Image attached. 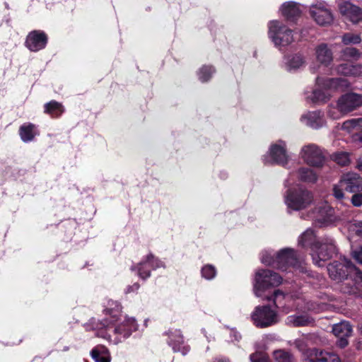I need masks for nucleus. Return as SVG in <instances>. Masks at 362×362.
<instances>
[{
    "label": "nucleus",
    "mask_w": 362,
    "mask_h": 362,
    "mask_svg": "<svg viewBox=\"0 0 362 362\" xmlns=\"http://www.w3.org/2000/svg\"><path fill=\"white\" fill-rule=\"evenodd\" d=\"M327 115L329 117L333 119H340L342 116L345 115V114L341 112L338 109V105L335 106H329L327 110Z\"/></svg>",
    "instance_id": "43"
},
{
    "label": "nucleus",
    "mask_w": 362,
    "mask_h": 362,
    "mask_svg": "<svg viewBox=\"0 0 362 362\" xmlns=\"http://www.w3.org/2000/svg\"><path fill=\"white\" fill-rule=\"evenodd\" d=\"M163 267V263L155 259L152 255H148L145 261L141 262L138 267V275L141 279H146L150 276L151 269H156Z\"/></svg>",
    "instance_id": "17"
},
{
    "label": "nucleus",
    "mask_w": 362,
    "mask_h": 362,
    "mask_svg": "<svg viewBox=\"0 0 362 362\" xmlns=\"http://www.w3.org/2000/svg\"><path fill=\"white\" fill-rule=\"evenodd\" d=\"M202 276L206 279H213L216 274L215 268L211 265H206L202 269Z\"/></svg>",
    "instance_id": "41"
},
{
    "label": "nucleus",
    "mask_w": 362,
    "mask_h": 362,
    "mask_svg": "<svg viewBox=\"0 0 362 362\" xmlns=\"http://www.w3.org/2000/svg\"><path fill=\"white\" fill-rule=\"evenodd\" d=\"M337 253L334 240L331 238H324L317 240L313 246L312 257L314 264L322 267L324 262Z\"/></svg>",
    "instance_id": "4"
},
{
    "label": "nucleus",
    "mask_w": 362,
    "mask_h": 362,
    "mask_svg": "<svg viewBox=\"0 0 362 362\" xmlns=\"http://www.w3.org/2000/svg\"><path fill=\"white\" fill-rule=\"evenodd\" d=\"M341 289L343 290V291L344 293H356V290L358 289V287H356V288L351 287V288L347 289V290L345 288H342Z\"/></svg>",
    "instance_id": "49"
},
{
    "label": "nucleus",
    "mask_w": 362,
    "mask_h": 362,
    "mask_svg": "<svg viewBox=\"0 0 362 362\" xmlns=\"http://www.w3.org/2000/svg\"><path fill=\"white\" fill-rule=\"evenodd\" d=\"M115 307L117 308V310H120V306H119V305H118L117 303H116Z\"/></svg>",
    "instance_id": "54"
},
{
    "label": "nucleus",
    "mask_w": 362,
    "mask_h": 362,
    "mask_svg": "<svg viewBox=\"0 0 362 362\" xmlns=\"http://www.w3.org/2000/svg\"><path fill=\"white\" fill-rule=\"evenodd\" d=\"M361 42V37L358 34L354 33H345L342 36V42L346 45H357Z\"/></svg>",
    "instance_id": "35"
},
{
    "label": "nucleus",
    "mask_w": 362,
    "mask_h": 362,
    "mask_svg": "<svg viewBox=\"0 0 362 362\" xmlns=\"http://www.w3.org/2000/svg\"><path fill=\"white\" fill-rule=\"evenodd\" d=\"M317 241L315 240V234L311 229L306 230L300 237L298 243L303 247H310L313 250V246Z\"/></svg>",
    "instance_id": "29"
},
{
    "label": "nucleus",
    "mask_w": 362,
    "mask_h": 362,
    "mask_svg": "<svg viewBox=\"0 0 362 362\" xmlns=\"http://www.w3.org/2000/svg\"><path fill=\"white\" fill-rule=\"evenodd\" d=\"M168 344L172 346L175 352H182L185 354L188 351V349L183 346L184 339L180 330H170L168 332Z\"/></svg>",
    "instance_id": "20"
},
{
    "label": "nucleus",
    "mask_w": 362,
    "mask_h": 362,
    "mask_svg": "<svg viewBox=\"0 0 362 362\" xmlns=\"http://www.w3.org/2000/svg\"><path fill=\"white\" fill-rule=\"evenodd\" d=\"M361 334H362V328L361 329Z\"/></svg>",
    "instance_id": "55"
},
{
    "label": "nucleus",
    "mask_w": 362,
    "mask_h": 362,
    "mask_svg": "<svg viewBox=\"0 0 362 362\" xmlns=\"http://www.w3.org/2000/svg\"><path fill=\"white\" fill-rule=\"evenodd\" d=\"M300 154L303 161L311 166L321 167L325 162V156L322 149L314 144L304 146Z\"/></svg>",
    "instance_id": "8"
},
{
    "label": "nucleus",
    "mask_w": 362,
    "mask_h": 362,
    "mask_svg": "<svg viewBox=\"0 0 362 362\" xmlns=\"http://www.w3.org/2000/svg\"><path fill=\"white\" fill-rule=\"evenodd\" d=\"M329 277L334 281L340 282L350 276L354 277L356 284L358 286L362 284V272L344 257L339 261H334L327 266Z\"/></svg>",
    "instance_id": "2"
},
{
    "label": "nucleus",
    "mask_w": 362,
    "mask_h": 362,
    "mask_svg": "<svg viewBox=\"0 0 362 362\" xmlns=\"http://www.w3.org/2000/svg\"><path fill=\"white\" fill-rule=\"evenodd\" d=\"M313 320L307 315H292L286 319V325L291 327L307 326L311 324Z\"/></svg>",
    "instance_id": "25"
},
{
    "label": "nucleus",
    "mask_w": 362,
    "mask_h": 362,
    "mask_svg": "<svg viewBox=\"0 0 362 362\" xmlns=\"http://www.w3.org/2000/svg\"><path fill=\"white\" fill-rule=\"evenodd\" d=\"M295 310H300V311H315L319 312L322 310V308L320 305L316 304L313 302L309 301L305 303L302 299H298L295 303Z\"/></svg>",
    "instance_id": "30"
},
{
    "label": "nucleus",
    "mask_w": 362,
    "mask_h": 362,
    "mask_svg": "<svg viewBox=\"0 0 362 362\" xmlns=\"http://www.w3.org/2000/svg\"><path fill=\"white\" fill-rule=\"evenodd\" d=\"M305 64V59L300 54H295L288 59L286 62L287 69L289 71L296 70Z\"/></svg>",
    "instance_id": "34"
},
{
    "label": "nucleus",
    "mask_w": 362,
    "mask_h": 362,
    "mask_svg": "<svg viewBox=\"0 0 362 362\" xmlns=\"http://www.w3.org/2000/svg\"><path fill=\"white\" fill-rule=\"evenodd\" d=\"M341 185L349 192H356L362 189V179L355 173L344 174L339 180Z\"/></svg>",
    "instance_id": "15"
},
{
    "label": "nucleus",
    "mask_w": 362,
    "mask_h": 362,
    "mask_svg": "<svg viewBox=\"0 0 362 362\" xmlns=\"http://www.w3.org/2000/svg\"><path fill=\"white\" fill-rule=\"evenodd\" d=\"M139 286L138 284H134L132 287H129L127 290V292H131L133 291H136L139 288Z\"/></svg>",
    "instance_id": "50"
},
{
    "label": "nucleus",
    "mask_w": 362,
    "mask_h": 362,
    "mask_svg": "<svg viewBox=\"0 0 362 362\" xmlns=\"http://www.w3.org/2000/svg\"><path fill=\"white\" fill-rule=\"evenodd\" d=\"M332 159L341 166L347 165L350 163L349 155L346 152H338L332 155Z\"/></svg>",
    "instance_id": "36"
},
{
    "label": "nucleus",
    "mask_w": 362,
    "mask_h": 362,
    "mask_svg": "<svg viewBox=\"0 0 362 362\" xmlns=\"http://www.w3.org/2000/svg\"><path fill=\"white\" fill-rule=\"evenodd\" d=\"M310 13L315 21L321 25H328L333 20L330 11L321 4L313 6Z\"/></svg>",
    "instance_id": "16"
},
{
    "label": "nucleus",
    "mask_w": 362,
    "mask_h": 362,
    "mask_svg": "<svg viewBox=\"0 0 362 362\" xmlns=\"http://www.w3.org/2000/svg\"><path fill=\"white\" fill-rule=\"evenodd\" d=\"M306 362H341V359L333 352L313 348L306 352Z\"/></svg>",
    "instance_id": "11"
},
{
    "label": "nucleus",
    "mask_w": 362,
    "mask_h": 362,
    "mask_svg": "<svg viewBox=\"0 0 362 362\" xmlns=\"http://www.w3.org/2000/svg\"><path fill=\"white\" fill-rule=\"evenodd\" d=\"M214 72L215 70L211 66H204L202 67L199 73V80L202 81V82L207 81Z\"/></svg>",
    "instance_id": "39"
},
{
    "label": "nucleus",
    "mask_w": 362,
    "mask_h": 362,
    "mask_svg": "<svg viewBox=\"0 0 362 362\" xmlns=\"http://www.w3.org/2000/svg\"><path fill=\"white\" fill-rule=\"evenodd\" d=\"M91 356L95 362H110L109 351L105 346H98L91 351Z\"/></svg>",
    "instance_id": "28"
},
{
    "label": "nucleus",
    "mask_w": 362,
    "mask_h": 362,
    "mask_svg": "<svg viewBox=\"0 0 362 362\" xmlns=\"http://www.w3.org/2000/svg\"><path fill=\"white\" fill-rule=\"evenodd\" d=\"M300 120L305 125L313 129H318L325 123L322 114L318 111L310 112L302 115Z\"/></svg>",
    "instance_id": "21"
},
{
    "label": "nucleus",
    "mask_w": 362,
    "mask_h": 362,
    "mask_svg": "<svg viewBox=\"0 0 362 362\" xmlns=\"http://www.w3.org/2000/svg\"><path fill=\"white\" fill-rule=\"evenodd\" d=\"M312 214L315 221L324 224L335 223L339 220L334 215V209L327 202L318 204Z\"/></svg>",
    "instance_id": "10"
},
{
    "label": "nucleus",
    "mask_w": 362,
    "mask_h": 362,
    "mask_svg": "<svg viewBox=\"0 0 362 362\" xmlns=\"http://www.w3.org/2000/svg\"><path fill=\"white\" fill-rule=\"evenodd\" d=\"M21 139L24 142H29L33 140L35 135L38 134L35 129V126L31 123H25L21 126L19 129Z\"/></svg>",
    "instance_id": "27"
},
{
    "label": "nucleus",
    "mask_w": 362,
    "mask_h": 362,
    "mask_svg": "<svg viewBox=\"0 0 362 362\" xmlns=\"http://www.w3.org/2000/svg\"><path fill=\"white\" fill-rule=\"evenodd\" d=\"M136 329L137 325L135 320L132 317H129L115 328V332L120 335L122 338L126 339Z\"/></svg>",
    "instance_id": "23"
},
{
    "label": "nucleus",
    "mask_w": 362,
    "mask_h": 362,
    "mask_svg": "<svg viewBox=\"0 0 362 362\" xmlns=\"http://www.w3.org/2000/svg\"><path fill=\"white\" fill-rule=\"evenodd\" d=\"M351 204L356 207L362 206V193H355L351 199Z\"/></svg>",
    "instance_id": "45"
},
{
    "label": "nucleus",
    "mask_w": 362,
    "mask_h": 362,
    "mask_svg": "<svg viewBox=\"0 0 362 362\" xmlns=\"http://www.w3.org/2000/svg\"><path fill=\"white\" fill-rule=\"evenodd\" d=\"M281 13L288 20H293L300 15L301 11L299 6L295 2H287L281 8Z\"/></svg>",
    "instance_id": "24"
},
{
    "label": "nucleus",
    "mask_w": 362,
    "mask_h": 362,
    "mask_svg": "<svg viewBox=\"0 0 362 362\" xmlns=\"http://www.w3.org/2000/svg\"><path fill=\"white\" fill-rule=\"evenodd\" d=\"M47 42L46 34L40 30L30 32L25 40L26 47L32 52H37L45 47Z\"/></svg>",
    "instance_id": "13"
},
{
    "label": "nucleus",
    "mask_w": 362,
    "mask_h": 362,
    "mask_svg": "<svg viewBox=\"0 0 362 362\" xmlns=\"http://www.w3.org/2000/svg\"><path fill=\"white\" fill-rule=\"evenodd\" d=\"M339 11L354 23H358L362 20V10L349 2H344L339 5Z\"/></svg>",
    "instance_id": "18"
},
{
    "label": "nucleus",
    "mask_w": 362,
    "mask_h": 362,
    "mask_svg": "<svg viewBox=\"0 0 362 362\" xmlns=\"http://www.w3.org/2000/svg\"><path fill=\"white\" fill-rule=\"evenodd\" d=\"M276 268L286 270L288 266L295 267L298 261L295 251L291 248L280 250L276 255Z\"/></svg>",
    "instance_id": "14"
},
{
    "label": "nucleus",
    "mask_w": 362,
    "mask_h": 362,
    "mask_svg": "<svg viewBox=\"0 0 362 362\" xmlns=\"http://www.w3.org/2000/svg\"><path fill=\"white\" fill-rule=\"evenodd\" d=\"M354 258L361 264H362V247L358 250L353 252Z\"/></svg>",
    "instance_id": "47"
},
{
    "label": "nucleus",
    "mask_w": 362,
    "mask_h": 362,
    "mask_svg": "<svg viewBox=\"0 0 362 362\" xmlns=\"http://www.w3.org/2000/svg\"><path fill=\"white\" fill-rule=\"evenodd\" d=\"M273 359L275 362H295L293 354L284 349H277L273 351Z\"/></svg>",
    "instance_id": "32"
},
{
    "label": "nucleus",
    "mask_w": 362,
    "mask_h": 362,
    "mask_svg": "<svg viewBox=\"0 0 362 362\" xmlns=\"http://www.w3.org/2000/svg\"><path fill=\"white\" fill-rule=\"evenodd\" d=\"M358 139L360 141L362 142V131L358 134Z\"/></svg>",
    "instance_id": "53"
},
{
    "label": "nucleus",
    "mask_w": 362,
    "mask_h": 362,
    "mask_svg": "<svg viewBox=\"0 0 362 362\" xmlns=\"http://www.w3.org/2000/svg\"><path fill=\"white\" fill-rule=\"evenodd\" d=\"M253 324L259 328H265L278 322L277 313L269 306H257L251 315Z\"/></svg>",
    "instance_id": "7"
},
{
    "label": "nucleus",
    "mask_w": 362,
    "mask_h": 362,
    "mask_svg": "<svg viewBox=\"0 0 362 362\" xmlns=\"http://www.w3.org/2000/svg\"><path fill=\"white\" fill-rule=\"evenodd\" d=\"M315 54L317 61L325 66H328L333 60V53L325 43H321L315 47Z\"/></svg>",
    "instance_id": "22"
},
{
    "label": "nucleus",
    "mask_w": 362,
    "mask_h": 362,
    "mask_svg": "<svg viewBox=\"0 0 362 362\" xmlns=\"http://www.w3.org/2000/svg\"><path fill=\"white\" fill-rule=\"evenodd\" d=\"M294 344L297 349L302 351L305 348V343L302 339H297L295 341Z\"/></svg>",
    "instance_id": "48"
},
{
    "label": "nucleus",
    "mask_w": 362,
    "mask_h": 362,
    "mask_svg": "<svg viewBox=\"0 0 362 362\" xmlns=\"http://www.w3.org/2000/svg\"><path fill=\"white\" fill-rule=\"evenodd\" d=\"M45 112L52 117H59L63 112L64 107L61 103L52 100L45 105Z\"/></svg>",
    "instance_id": "33"
},
{
    "label": "nucleus",
    "mask_w": 362,
    "mask_h": 362,
    "mask_svg": "<svg viewBox=\"0 0 362 362\" xmlns=\"http://www.w3.org/2000/svg\"><path fill=\"white\" fill-rule=\"evenodd\" d=\"M339 111L345 115L356 110L362 105V95L357 93H346L337 100Z\"/></svg>",
    "instance_id": "9"
},
{
    "label": "nucleus",
    "mask_w": 362,
    "mask_h": 362,
    "mask_svg": "<svg viewBox=\"0 0 362 362\" xmlns=\"http://www.w3.org/2000/svg\"><path fill=\"white\" fill-rule=\"evenodd\" d=\"M337 72L344 76H361L362 74V66L360 64L351 65L349 64H342L339 65Z\"/></svg>",
    "instance_id": "26"
},
{
    "label": "nucleus",
    "mask_w": 362,
    "mask_h": 362,
    "mask_svg": "<svg viewBox=\"0 0 362 362\" xmlns=\"http://www.w3.org/2000/svg\"><path fill=\"white\" fill-rule=\"evenodd\" d=\"M356 168L358 169V170L362 172V159H359L358 160Z\"/></svg>",
    "instance_id": "51"
},
{
    "label": "nucleus",
    "mask_w": 362,
    "mask_h": 362,
    "mask_svg": "<svg viewBox=\"0 0 362 362\" xmlns=\"http://www.w3.org/2000/svg\"><path fill=\"white\" fill-rule=\"evenodd\" d=\"M359 127H362V118L349 119L344 122L342 124V129L349 132Z\"/></svg>",
    "instance_id": "37"
},
{
    "label": "nucleus",
    "mask_w": 362,
    "mask_h": 362,
    "mask_svg": "<svg viewBox=\"0 0 362 362\" xmlns=\"http://www.w3.org/2000/svg\"><path fill=\"white\" fill-rule=\"evenodd\" d=\"M332 332L338 338L337 346L342 349L349 344L347 338L351 335L352 327L349 322L342 321L332 326Z\"/></svg>",
    "instance_id": "12"
},
{
    "label": "nucleus",
    "mask_w": 362,
    "mask_h": 362,
    "mask_svg": "<svg viewBox=\"0 0 362 362\" xmlns=\"http://www.w3.org/2000/svg\"><path fill=\"white\" fill-rule=\"evenodd\" d=\"M289 306H290V305H287V306L284 307V311L286 313H289V312L292 310V309H290Z\"/></svg>",
    "instance_id": "52"
},
{
    "label": "nucleus",
    "mask_w": 362,
    "mask_h": 362,
    "mask_svg": "<svg viewBox=\"0 0 362 362\" xmlns=\"http://www.w3.org/2000/svg\"><path fill=\"white\" fill-rule=\"evenodd\" d=\"M298 179L305 182H315L317 179L314 170L308 168H301L298 170Z\"/></svg>",
    "instance_id": "31"
},
{
    "label": "nucleus",
    "mask_w": 362,
    "mask_h": 362,
    "mask_svg": "<svg viewBox=\"0 0 362 362\" xmlns=\"http://www.w3.org/2000/svg\"><path fill=\"white\" fill-rule=\"evenodd\" d=\"M262 262L264 264L272 265L276 267V257H273L271 253L267 251L262 253Z\"/></svg>",
    "instance_id": "42"
},
{
    "label": "nucleus",
    "mask_w": 362,
    "mask_h": 362,
    "mask_svg": "<svg viewBox=\"0 0 362 362\" xmlns=\"http://www.w3.org/2000/svg\"><path fill=\"white\" fill-rule=\"evenodd\" d=\"M313 202L312 194L307 190L298 187L287 192L285 202L289 209L300 210L305 209Z\"/></svg>",
    "instance_id": "6"
},
{
    "label": "nucleus",
    "mask_w": 362,
    "mask_h": 362,
    "mask_svg": "<svg viewBox=\"0 0 362 362\" xmlns=\"http://www.w3.org/2000/svg\"><path fill=\"white\" fill-rule=\"evenodd\" d=\"M269 153L272 158L276 163L282 165L287 163L288 156L286 153V144L284 141H279L278 144L272 145Z\"/></svg>",
    "instance_id": "19"
},
{
    "label": "nucleus",
    "mask_w": 362,
    "mask_h": 362,
    "mask_svg": "<svg viewBox=\"0 0 362 362\" xmlns=\"http://www.w3.org/2000/svg\"><path fill=\"white\" fill-rule=\"evenodd\" d=\"M344 187L341 185L339 182L338 184L334 185L332 189V194L334 197L340 202H341L344 198Z\"/></svg>",
    "instance_id": "40"
},
{
    "label": "nucleus",
    "mask_w": 362,
    "mask_h": 362,
    "mask_svg": "<svg viewBox=\"0 0 362 362\" xmlns=\"http://www.w3.org/2000/svg\"><path fill=\"white\" fill-rule=\"evenodd\" d=\"M350 230L354 231L357 235L362 236V221L351 224Z\"/></svg>",
    "instance_id": "46"
},
{
    "label": "nucleus",
    "mask_w": 362,
    "mask_h": 362,
    "mask_svg": "<svg viewBox=\"0 0 362 362\" xmlns=\"http://www.w3.org/2000/svg\"><path fill=\"white\" fill-rule=\"evenodd\" d=\"M360 56V52L354 47H346L342 51V57L346 60L350 59H358Z\"/></svg>",
    "instance_id": "38"
},
{
    "label": "nucleus",
    "mask_w": 362,
    "mask_h": 362,
    "mask_svg": "<svg viewBox=\"0 0 362 362\" xmlns=\"http://www.w3.org/2000/svg\"><path fill=\"white\" fill-rule=\"evenodd\" d=\"M251 362H270L267 354L262 352H256L250 355Z\"/></svg>",
    "instance_id": "44"
},
{
    "label": "nucleus",
    "mask_w": 362,
    "mask_h": 362,
    "mask_svg": "<svg viewBox=\"0 0 362 362\" xmlns=\"http://www.w3.org/2000/svg\"><path fill=\"white\" fill-rule=\"evenodd\" d=\"M281 281L282 278L276 272L269 269L259 270L255 275L254 293L257 297L262 298L263 300H272L276 306H279L285 296L279 290H276L271 293L269 287L279 286Z\"/></svg>",
    "instance_id": "1"
},
{
    "label": "nucleus",
    "mask_w": 362,
    "mask_h": 362,
    "mask_svg": "<svg viewBox=\"0 0 362 362\" xmlns=\"http://www.w3.org/2000/svg\"><path fill=\"white\" fill-rule=\"evenodd\" d=\"M269 37L278 47H285L291 44L294 39L293 31L278 21L269 23Z\"/></svg>",
    "instance_id": "5"
},
{
    "label": "nucleus",
    "mask_w": 362,
    "mask_h": 362,
    "mask_svg": "<svg viewBox=\"0 0 362 362\" xmlns=\"http://www.w3.org/2000/svg\"><path fill=\"white\" fill-rule=\"evenodd\" d=\"M317 89L313 93V102H325L331 97L330 94L325 93L322 90L344 91L349 88L350 83L343 78H325L317 77L316 79Z\"/></svg>",
    "instance_id": "3"
}]
</instances>
